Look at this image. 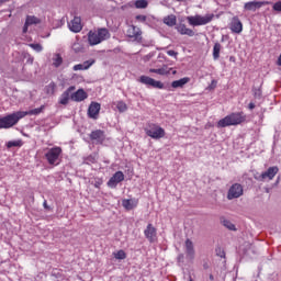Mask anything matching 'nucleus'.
Returning a JSON list of instances; mask_svg holds the SVG:
<instances>
[{
  "mask_svg": "<svg viewBox=\"0 0 281 281\" xmlns=\"http://www.w3.org/2000/svg\"><path fill=\"white\" fill-rule=\"evenodd\" d=\"M135 8L144 10L145 8H148V1H146V0H136L135 1Z\"/></svg>",
  "mask_w": 281,
  "mask_h": 281,
  "instance_id": "30",
  "label": "nucleus"
},
{
  "mask_svg": "<svg viewBox=\"0 0 281 281\" xmlns=\"http://www.w3.org/2000/svg\"><path fill=\"white\" fill-rule=\"evenodd\" d=\"M68 27L70 32H75V34L82 32V20L78 16H75L74 20L68 24Z\"/></svg>",
  "mask_w": 281,
  "mask_h": 281,
  "instance_id": "16",
  "label": "nucleus"
},
{
  "mask_svg": "<svg viewBox=\"0 0 281 281\" xmlns=\"http://www.w3.org/2000/svg\"><path fill=\"white\" fill-rule=\"evenodd\" d=\"M22 145L21 140H10L7 144L8 148L21 147Z\"/></svg>",
  "mask_w": 281,
  "mask_h": 281,
  "instance_id": "34",
  "label": "nucleus"
},
{
  "mask_svg": "<svg viewBox=\"0 0 281 281\" xmlns=\"http://www.w3.org/2000/svg\"><path fill=\"white\" fill-rule=\"evenodd\" d=\"M157 74L158 76H168L170 71L166 70L165 68H158Z\"/></svg>",
  "mask_w": 281,
  "mask_h": 281,
  "instance_id": "41",
  "label": "nucleus"
},
{
  "mask_svg": "<svg viewBox=\"0 0 281 281\" xmlns=\"http://www.w3.org/2000/svg\"><path fill=\"white\" fill-rule=\"evenodd\" d=\"M262 5H271L269 1H249L244 4L245 12H256V10H260Z\"/></svg>",
  "mask_w": 281,
  "mask_h": 281,
  "instance_id": "7",
  "label": "nucleus"
},
{
  "mask_svg": "<svg viewBox=\"0 0 281 281\" xmlns=\"http://www.w3.org/2000/svg\"><path fill=\"white\" fill-rule=\"evenodd\" d=\"M177 52H175V50H167V55L168 56H177Z\"/></svg>",
  "mask_w": 281,
  "mask_h": 281,
  "instance_id": "45",
  "label": "nucleus"
},
{
  "mask_svg": "<svg viewBox=\"0 0 281 281\" xmlns=\"http://www.w3.org/2000/svg\"><path fill=\"white\" fill-rule=\"evenodd\" d=\"M72 69H74V71H83V70H86L83 64H77L72 67Z\"/></svg>",
  "mask_w": 281,
  "mask_h": 281,
  "instance_id": "40",
  "label": "nucleus"
},
{
  "mask_svg": "<svg viewBox=\"0 0 281 281\" xmlns=\"http://www.w3.org/2000/svg\"><path fill=\"white\" fill-rule=\"evenodd\" d=\"M221 43H215L213 46V58L214 60H218L221 58Z\"/></svg>",
  "mask_w": 281,
  "mask_h": 281,
  "instance_id": "25",
  "label": "nucleus"
},
{
  "mask_svg": "<svg viewBox=\"0 0 281 281\" xmlns=\"http://www.w3.org/2000/svg\"><path fill=\"white\" fill-rule=\"evenodd\" d=\"M76 91L75 86H70L67 90H65L59 97V104L67 106L69 104V100H71V92Z\"/></svg>",
  "mask_w": 281,
  "mask_h": 281,
  "instance_id": "13",
  "label": "nucleus"
},
{
  "mask_svg": "<svg viewBox=\"0 0 281 281\" xmlns=\"http://www.w3.org/2000/svg\"><path fill=\"white\" fill-rule=\"evenodd\" d=\"M188 82H190V77H183L179 80L172 81L171 87H172V89H183V87H186V85H188Z\"/></svg>",
  "mask_w": 281,
  "mask_h": 281,
  "instance_id": "21",
  "label": "nucleus"
},
{
  "mask_svg": "<svg viewBox=\"0 0 281 281\" xmlns=\"http://www.w3.org/2000/svg\"><path fill=\"white\" fill-rule=\"evenodd\" d=\"M53 65L58 68L60 67V65H63V57L60 56V54H56L55 58H53Z\"/></svg>",
  "mask_w": 281,
  "mask_h": 281,
  "instance_id": "32",
  "label": "nucleus"
},
{
  "mask_svg": "<svg viewBox=\"0 0 281 281\" xmlns=\"http://www.w3.org/2000/svg\"><path fill=\"white\" fill-rule=\"evenodd\" d=\"M262 95V91L260 89L255 91V98H260Z\"/></svg>",
  "mask_w": 281,
  "mask_h": 281,
  "instance_id": "43",
  "label": "nucleus"
},
{
  "mask_svg": "<svg viewBox=\"0 0 281 281\" xmlns=\"http://www.w3.org/2000/svg\"><path fill=\"white\" fill-rule=\"evenodd\" d=\"M136 21H138V23H146V21L148 20V18L146 15H136L135 16Z\"/></svg>",
  "mask_w": 281,
  "mask_h": 281,
  "instance_id": "39",
  "label": "nucleus"
},
{
  "mask_svg": "<svg viewBox=\"0 0 281 281\" xmlns=\"http://www.w3.org/2000/svg\"><path fill=\"white\" fill-rule=\"evenodd\" d=\"M46 93L48 95H54V93H56V83L54 81H52L49 86H46Z\"/></svg>",
  "mask_w": 281,
  "mask_h": 281,
  "instance_id": "28",
  "label": "nucleus"
},
{
  "mask_svg": "<svg viewBox=\"0 0 281 281\" xmlns=\"http://www.w3.org/2000/svg\"><path fill=\"white\" fill-rule=\"evenodd\" d=\"M43 206L45 207V210H49V206L47 205V200L44 201Z\"/></svg>",
  "mask_w": 281,
  "mask_h": 281,
  "instance_id": "49",
  "label": "nucleus"
},
{
  "mask_svg": "<svg viewBox=\"0 0 281 281\" xmlns=\"http://www.w3.org/2000/svg\"><path fill=\"white\" fill-rule=\"evenodd\" d=\"M100 103L91 102L88 108V117H90V120H98V117L100 116Z\"/></svg>",
  "mask_w": 281,
  "mask_h": 281,
  "instance_id": "12",
  "label": "nucleus"
},
{
  "mask_svg": "<svg viewBox=\"0 0 281 281\" xmlns=\"http://www.w3.org/2000/svg\"><path fill=\"white\" fill-rule=\"evenodd\" d=\"M90 139L97 142V144H102L106 139V136L104 135V131L95 130L91 132Z\"/></svg>",
  "mask_w": 281,
  "mask_h": 281,
  "instance_id": "18",
  "label": "nucleus"
},
{
  "mask_svg": "<svg viewBox=\"0 0 281 281\" xmlns=\"http://www.w3.org/2000/svg\"><path fill=\"white\" fill-rule=\"evenodd\" d=\"M29 47H31L35 52H43V46L41 44H29Z\"/></svg>",
  "mask_w": 281,
  "mask_h": 281,
  "instance_id": "37",
  "label": "nucleus"
},
{
  "mask_svg": "<svg viewBox=\"0 0 281 281\" xmlns=\"http://www.w3.org/2000/svg\"><path fill=\"white\" fill-rule=\"evenodd\" d=\"M83 69H90L92 65H95V59H89L82 63Z\"/></svg>",
  "mask_w": 281,
  "mask_h": 281,
  "instance_id": "35",
  "label": "nucleus"
},
{
  "mask_svg": "<svg viewBox=\"0 0 281 281\" xmlns=\"http://www.w3.org/2000/svg\"><path fill=\"white\" fill-rule=\"evenodd\" d=\"M45 110V105L36 108L30 111H19L12 114H8L4 117L0 119V128H12L15 124H19V120H23L26 115H41Z\"/></svg>",
  "mask_w": 281,
  "mask_h": 281,
  "instance_id": "1",
  "label": "nucleus"
},
{
  "mask_svg": "<svg viewBox=\"0 0 281 281\" xmlns=\"http://www.w3.org/2000/svg\"><path fill=\"white\" fill-rule=\"evenodd\" d=\"M144 236L148 243H157V227H155L151 223L147 224L144 229Z\"/></svg>",
  "mask_w": 281,
  "mask_h": 281,
  "instance_id": "8",
  "label": "nucleus"
},
{
  "mask_svg": "<svg viewBox=\"0 0 281 281\" xmlns=\"http://www.w3.org/2000/svg\"><path fill=\"white\" fill-rule=\"evenodd\" d=\"M109 38H111V33L106 27L91 30L88 32V44L90 47H95V45H100V43H104V41H109Z\"/></svg>",
  "mask_w": 281,
  "mask_h": 281,
  "instance_id": "3",
  "label": "nucleus"
},
{
  "mask_svg": "<svg viewBox=\"0 0 281 281\" xmlns=\"http://www.w3.org/2000/svg\"><path fill=\"white\" fill-rule=\"evenodd\" d=\"M72 49L76 54H80V52H85V47L82 46V44L75 42L72 44Z\"/></svg>",
  "mask_w": 281,
  "mask_h": 281,
  "instance_id": "33",
  "label": "nucleus"
},
{
  "mask_svg": "<svg viewBox=\"0 0 281 281\" xmlns=\"http://www.w3.org/2000/svg\"><path fill=\"white\" fill-rule=\"evenodd\" d=\"M243 196V186L240 183H234L227 193L228 201H232L233 199H240Z\"/></svg>",
  "mask_w": 281,
  "mask_h": 281,
  "instance_id": "9",
  "label": "nucleus"
},
{
  "mask_svg": "<svg viewBox=\"0 0 281 281\" xmlns=\"http://www.w3.org/2000/svg\"><path fill=\"white\" fill-rule=\"evenodd\" d=\"M186 252L190 260H194V244L190 239L186 240Z\"/></svg>",
  "mask_w": 281,
  "mask_h": 281,
  "instance_id": "22",
  "label": "nucleus"
},
{
  "mask_svg": "<svg viewBox=\"0 0 281 281\" xmlns=\"http://www.w3.org/2000/svg\"><path fill=\"white\" fill-rule=\"evenodd\" d=\"M126 34L128 38H133L137 43H142V29L135 26V25H130L127 27Z\"/></svg>",
  "mask_w": 281,
  "mask_h": 281,
  "instance_id": "11",
  "label": "nucleus"
},
{
  "mask_svg": "<svg viewBox=\"0 0 281 281\" xmlns=\"http://www.w3.org/2000/svg\"><path fill=\"white\" fill-rule=\"evenodd\" d=\"M176 30L178 34H181V36H194V31L192 29H188V26L183 23L178 24Z\"/></svg>",
  "mask_w": 281,
  "mask_h": 281,
  "instance_id": "20",
  "label": "nucleus"
},
{
  "mask_svg": "<svg viewBox=\"0 0 281 281\" xmlns=\"http://www.w3.org/2000/svg\"><path fill=\"white\" fill-rule=\"evenodd\" d=\"M272 10L273 12H281V0L273 3Z\"/></svg>",
  "mask_w": 281,
  "mask_h": 281,
  "instance_id": "36",
  "label": "nucleus"
},
{
  "mask_svg": "<svg viewBox=\"0 0 281 281\" xmlns=\"http://www.w3.org/2000/svg\"><path fill=\"white\" fill-rule=\"evenodd\" d=\"M245 122H247V115L245 114V112H233L217 122V128H227V126H239L240 124H245Z\"/></svg>",
  "mask_w": 281,
  "mask_h": 281,
  "instance_id": "2",
  "label": "nucleus"
},
{
  "mask_svg": "<svg viewBox=\"0 0 281 281\" xmlns=\"http://www.w3.org/2000/svg\"><path fill=\"white\" fill-rule=\"evenodd\" d=\"M29 63H31L32 65L34 63V59L33 58L29 59Z\"/></svg>",
  "mask_w": 281,
  "mask_h": 281,
  "instance_id": "52",
  "label": "nucleus"
},
{
  "mask_svg": "<svg viewBox=\"0 0 281 281\" xmlns=\"http://www.w3.org/2000/svg\"><path fill=\"white\" fill-rule=\"evenodd\" d=\"M248 109H249L250 111H254V109H256V103L250 102V103L248 104Z\"/></svg>",
  "mask_w": 281,
  "mask_h": 281,
  "instance_id": "44",
  "label": "nucleus"
},
{
  "mask_svg": "<svg viewBox=\"0 0 281 281\" xmlns=\"http://www.w3.org/2000/svg\"><path fill=\"white\" fill-rule=\"evenodd\" d=\"M25 23L26 25H38V23H41V20L34 15H27Z\"/></svg>",
  "mask_w": 281,
  "mask_h": 281,
  "instance_id": "26",
  "label": "nucleus"
},
{
  "mask_svg": "<svg viewBox=\"0 0 281 281\" xmlns=\"http://www.w3.org/2000/svg\"><path fill=\"white\" fill-rule=\"evenodd\" d=\"M209 278H210L211 281H214V276L213 274H210Z\"/></svg>",
  "mask_w": 281,
  "mask_h": 281,
  "instance_id": "50",
  "label": "nucleus"
},
{
  "mask_svg": "<svg viewBox=\"0 0 281 281\" xmlns=\"http://www.w3.org/2000/svg\"><path fill=\"white\" fill-rule=\"evenodd\" d=\"M124 181V172L116 171L108 181L109 188H117V183H122Z\"/></svg>",
  "mask_w": 281,
  "mask_h": 281,
  "instance_id": "14",
  "label": "nucleus"
},
{
  "mask_svg": "<svg viewBox=\"0 0 281 281\" xmlns=\"http://www.w3.org/2000/svg\"><path fill=\"white\" fill-rule=\"evenodd\" d=\"M30 24H27V22H25V24H24V27H23V33L25 34V32H27V26H29Z\"/></svg>",
  "mask_w": 281,
  "mask_h": 281,
  "instance_id": "46",
  "label": "nucleus"
},
{
  "mask_svg": "<svg viewBox=\"0 0 281 281\" xmlns=\"http://www.w3.org/2000/svg\"><path fill=\"white\" fill-rule=\"evenodd\" d=\"M229 27L233 34H240L243 32V22H240V19H238V16H234L232 19Z\"/></svg>",
  "mask_w": 281,
  "mask_h": 281,
  "instance_id": "17",
  "label": "nucleus"
},
{
  "mask_svg": "<svg viewBox=\"0 0 281 281\" xmlns=\"http://www.w3.org/2000/svg\"><path fill=\"white\" fill-rule=\"evenodd\" d=\"M158 69H155V68H150L149 69V74H157Z\"/></svg>",
  "mask_w": 281,
  "mask_h": 281,
  "instance_id": "48",
  "label": "nucleus"
},
{
  "mask_svg": "<svg viewBox=\"0 0 281 281\" xmlns=\"http://www.w3.org/2000/svg\"><path fill=\"white\" fill-rule=\"evenodd\" d=\"M216 256H218L220 258H225V250L221 247H217L215 249Z\"/></svg>",
  "mask_w": 281,
  "mask_h": 281,
  "instance_id": "38",
  "label": "nucleus"
},
{
  "mask_svg": "<svg viewBox=\"0 0 281 281\" xmlns=\"http://www.w3.org/2000/svg\"><path fill=\"white\" fill-rule=\"evenodd\" d=\"M216 85H218V81L213 79L209 86V90L214 91V89H216Z\"/></svg>",
  "mask_w": 281,
  "mask_h": 281,
  "instance_id": "42",
  "label": "nucleus"
},
{
  "mask_svg": "<svg viewBox=\"0 0 281 281\" xmlns=\"http://www.w3.org/2000/svg\"><path fill=\"white\" fill-rule=\"evenodd\" d=\"M89 98V94L85 91V89H78L76 92L70 94V100L72 102H85Z\"/></svg>",
  "mask_w": 281,
  "mask_h": 281,
  "instance_id": "15",
  "label": "nucleus"
},
{
  "mask_svg": "<svg viewBox=\"0 0 281 281\" xmlns=\"http://www.w3.org/2000/svg\"><path fill=\"white\" fill-rule=\"evenodd\" d=\"M7 1H10V0H0V3H5Z\"/></svg>",
  "mask_w": 281,
  "mask_h": 281,
  "instance_id": "51",
  "label": "nucleus"
},
{
  "mask_svg": "<svg viewBox=\"0 0 281 281\" xmlns=\"http://www.w3.org/2000/svg\"><path fill=\"white\" fill-rule=\"evenodd\" d=\"M187 21L189 25L196 27L199 25H207V23H212L214 21V13L206 14V15H194V16H187Z\"/></svg>",
  "mask_w": 281,
  "mask_h": 281,
  "instance_id": "5",
  "label": "nucleus"
},
{
  "mask_svg": "<svg viewBox=\"0 0 281 281\" xmlns=\"http://www.w3.org/2000/svg\"><path fill=\"white\" fill-rule=\"evenodd\" d=\"M144 131L146 136L150 137L151 139H164V137H166V130L156 123H147Z\"/></svg>",
  "mask_w": 281,
  "mask_h": 281,
  "instance_id": "4",
  "label": "nucleus"
},
{
  "mask_svg": "<svg viewBox=\"0 0 281 281\" xmlns=\"http://www.w3.org/2000/svg\"><path fill=\"white\" fill-rule=\"evenodd\" d=\"M116 109L120 113H124L128 110V105H126L124 101H119L116 104Z\"/></svg>",
  "mask_w": 281,
  "mask_h": 281,
  "instance_id": "31",
  "label": "nucleus"
},
{
  "mask_svg": "<svg viewBox=\"0 0 281 281\" xmlns=\"http://www.w3.org/2000/svg\"><path fill=\"white\" fill-rule=\"evenodd\" d=\"M222 223H223L224 227H226L231 232H236V225H234L232 222H229V220H223Z\"/></svg>",
  "mask_w": 281,
  "mask_h": 281,
  "instance_id": "29",
  "label": "nucleus"
},
{
  "mask_svg": "<svg viewBox=\"0 0 281 281\" xmlns=\"http://www.w3.org/2000/svg\"><path fill=\"white\" fill-rule=\"evenodd\" d=\"M279 171L280 169L278 167H269L266 172L261 173V181H265L266 179L272 181V179L276 177V175H278Z\"/></svg>",
  "mask_w": 281,
  "mask_h": 281,
  "instance_id": "19",
  "label": "nucleus"
},
{
  "mask_svg": "<svg viewBox=\"0 0 281 281\" xmlns=\"http://www.w3.org/2000/svg\"><path fill=\"white\" fill-rule=\"evenodd\" d=\"M63 155V148L55 146L45 154V158L48 161L49 166H58V161Z\"/></svg>",
  "mask_w": 281,
  "mask_h": 281,
  "instance_id": "6",
  "label": "nucleus"
},
{
  "mask_svg": "<svg viewBox=\"0 0 281 281\" xmlns=\"http://www.w3.org/2000/svg\"><path fill=\"white\" fill-rule=\"evenodd\" d=\"M113 256L116 260H126V251H124L123 249L113 252Z\"/></svg>",
  "mask_w": 281,
  "mask_h": 281,
  "instance_id": "27",
  "label": "nucleus"
},
{
  "mask_svg": "<svg viewBox=\"0 0 281 281\" xmlns=\"http://www.w3.org/2000/svg\"><path fill=\"white\" fill-rule=\"evenodd\" d=\"M138 81L142 82V85L153 87L154 89H164V83L161 81H157L148 76H140Z\"/></svg>",
  "mask_w": 281,
  "mask_h": 281,
  "instance_id": "10",
  "label": "nucleus"
},
{
  "mask_svg": "<svg viewBox=\"0 0 281 281\" xmlns=\"http://www.w3.org/2000/svg\"><path fill=\"white\" fill-rule=\"evenodd\" d=\"M138 201L133 199H125L122 201V205L126 210H134V207L137 205Z\"/></svg>",
  "mask_w": 281,
  "mask_h": 281,
  "instance_id": "24",
  "label": "nucleus"
},
{
  "mask_svg": "<svg viewBox=\"0 0 281 281\" xmlns=\"http://www.w3.org/2000/svg\"><path fill=\"white\" fill-rule=\"evenodd\" d=\"M162 22L165 23V25H168V27H175V25H177V15H167L164 18Z\"/></svg>",
  "mask_w": 281,
  "mask_h": 281,
  "instance_id": "23",
  "label": "nucleus"
},
{
  "mask_svg": "<svg viewBox=\"0 0 281 281\" xmlns=\"http://www.w3.org/2000/svg\"><path fill=\"white\" fill-rule=\"evenodd\" d=\"M229 63H236V57L235 56H231L229 57Z\"/></svg>",
  "mask_w": 281,
  "mask_h": 281,
  "instance_id": "47",
  "label": "nucleus"
}]
</instances>
